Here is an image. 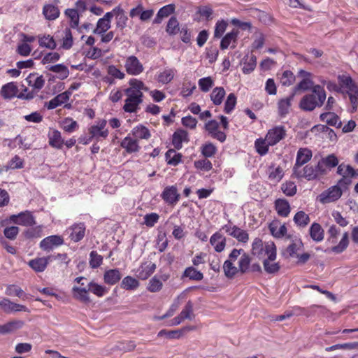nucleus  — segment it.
<instances>
[{
  "label": "nucleus",
  "instance_id": "20e7f679",
  "mask_svg": "<svg viewBox=\"0 0 358 358\" xmlns=\"http://www.w3.org/2000/svg\"><path fill=\"white\" fill-rule=\"evenodd\" d=\"M107 121L105 119H101L96 121L89 129V138L84 141V144H88L92 139L100 141L101 139H106L109 131L106 128Z\"/></svg>",
  "mask_w": 358,
  "mask_h": 358
},
{
  "label": "nucleus",
  "instance_id": "473e14b6",
  "mask_svg": "<svg viewBox=\"0 0 358 358\" xmlns=\"http://www.w3.org/2000/svg\"><path fill=\"white\" fill-rule=\"evenodd\" d=\"M175 11V6L173 4H168L161 8L157 12L153 24H160L163 19L169 17Z\"/></svg>",
  "mask_w": 358,
  "mask_h": 358
},
{
  "label": "nucleus",
  "instance_id": "774afa93",
  "mask_svg": "<svg viewBox=\"0 0 358 358\" xmlns=\"http://www.w3.org/2000/svg\"><path fill=\"white\" fill-rule=\"evenodd\" d=\"M302 247L303 243L301 240L294 241L287 247V252L290 257H295Z\"/></svg>",
  "mask_w": 358,
  "mask_h": 358
},
{
  "label": "nucleus",
  "instance_id": "4be33fe9",
  "mask_svg": "<svg viewBox=\"0 0 358 358\" xmlns=\"http://www.w3.org/2000/svg\"><path fill=\"white\" fill-rule=\"evenodd\" d=\"M69 98L70 92H64L45 103V106L48 109L52 110L64 103H66L69 101Z\"/></svg>",
  "mask_w": 358,
  "mask_h": 358
},
{
  "label": "nucleus",
  "instance_id": "c756f323",
  "mask_svg": "<svg viewBox=\"0 0 358 358\" xmlns=\"http://www.w3.org/2000/svg\"><path fill=\"white\" fill-rule=\"evenodd\" d=\"M130 134L138 141L142 139L148 140L151 136L150 130L143 124H138L134 127Z\"/></svg>",
  "mask_w": 358,
  "mask_h": 358
},
{
  "label": "nucleus",
  "instance_id": "8fccbe9b",
  "mask_svg": "<svg viewBox=\"0 0 358 358\" xmlns=\"http://www.w3.org/2000/svg\"><path fill=\"white\" fill-rule=\"evenodd\" d=\"M49 70L57 73V78L60 80L66 79L69 75V71L68 68L62 64L51 66L49 68Z\"/></svg>",
  "mask_w": 358,
  "mask_h": 358
},
{
  "label": "nucleus",
  "instance_id": "b1692460",
  "mask_svg": "<svg viewBox=\"0 0 358 358\" xmlns=\"http://www.w3.org/2000/svg\"><path fill=\"white\" fill-rule=\"evenodd\" d=\"M238 34V31L237 29H233L231 32L227 33L221 40L220 48L225 50L228 48H235Z\"/></svg>",
  "mask_w": 358,
  "mask_h": 358
},
{
  "label": "nucleus",
  "instance_id": "2f4dec72",
  "mask_svg": "<svg viewBox=\"0 0 358 358\" xmlns=\"http://www.w3.org/2000/svg\"><path fill=\"white\" fill-rule=\"evenodd\" d=\"M222 229L230 236L236 238L238 241L245 242L246 233L236 226L231 224H226Z\"/></svg>",
  "mask_w": 358,
  "mask_h": 358
},
{
  "label": "nucleus",
  "instance_id": "412c9836",
  "mask_svg": "<svg viewBox=\"0 0 358 358\" xmlns=\"http://www.w3.org/2000/svg\"><path fill=\"white\" fill-rule=\"evenodd\" d=\"M13 220L15 223L23 226H32L35 224L34 217L29 211L22 212L17 215H13Z\"/></svg>",
  "mask_w": 358,
  "mask_h": 358
},
{
  "label": "nucleus",
  "instance_id": "aec40b11",
  "mask_svg": "<svg viewBox=\"0 0 358 358\" xmlns=\"http://www.w3.org/2000/svg\"><path fill=\"white\" fill-rule=\"evenodd\" d=\"M52 258L49 256L35 258L30 260L28 265L36 272H43L45 270L49 262H51Z\"/></svg>",
  "mask_w": 358,
  "mask_h": 358
},
{
  "label": "nucleus",
  "instance_id": "f3484780",
  "mask_svg": "<svg viewBox=\"0 0 358 358\" xmlns=\"http://www.w3.org/2000/svg\"><path fill=\"white\" fill-rule=\"evenodd\" d=\"M338 164V158L333 154L321 159L317 163V169L320 173H324L327 169H330Z\"/></svg>",
  "mask_w": 358,
  "mask_h": 358
},
{
  "label": "nucleus",
  "instance_id": "bf43d9fd",
  "mask_svg": "<svg viewBox=\"0 0 358 358\" xmlns=\"http://www.w3.org/2000/svg\"><path fill=\"white\" fill-rule=\"evenodd\" d=\"M198 85L202 92H207L213 87L214 80L210 76L202 78L199 80Z\"/></svg>",
  "mask_w": 358,
  "mask_h": 358
},
{
  "label": "nucleus",
  "instance_id": "39448f33",
  "mask_svg": "<svg viewBox=\"0 0 358 358\" xmlns=\"http://www.w3.org/2000/svg\"><path fill=\"white\" fill-rule=\"evenodd\" d=\"M337 173L342 178L338 180V185L348 186L352 182V179L358 176L357 171L350 165L342 163L337 168Z\"/></svg>",
  "mask_w": 358,
  "mask_h": 358
},
{
  "label": "nucleus",
  "instance_id": "c9c22d12",
  "mask_svg": "<svg viewBox=\"0 0 358 358\" xmlns=\"http://www.w3.org/2000/svg\"><path fill=\"white\" fill-rule=\"evenodd\" d=\"M320 120L330 126L336 127H340L341 126V121L338 116L334 113H323L320 115Z\"/></svg>",
  "mask_w": 358,
  "mask_h": 358
},
{
  "label": "nucleus",
  "instance_id": "2eb2a0df",
  "mask_svg": "<svg viewBox=\"0 0 358 358\" xmlns=\"http://www.w3.org/2000/svg\"><path fill=\"white\" fill-rule=\"evenodd\" d=\"M0 307L6 313L19 311L30 312L25 306L14 303L6 298L0 299Z\"/></svg>",
  "mask_w": 358,
  "mask_h": 358
},
{
  "label": "nucleus",
  "instance_id": "6ab92c4d",
  "mask_svg": "<svg viewBox=\"0 0 358 358\" xmlns=\"http://www.w3.org/2000/svg\"><path fill=\"white\" fill-rule=\"evenodd\" d=\"M338 79L340 85L347 90L350 100L351 101V96L355 95L358 90L357 86L349 76L341 75L338 77Z\"/></svg>",
  "mask_w": 358,
  "mask_h": 358
},
{
  "label": "nucleus",
  "instance_id": "7ed1b4c3",
  "mask_svg": "<svg viewBox=\"0 0 358 358\" xmlns=\"http://www.w3.org/2000/svg\"><path fill=\"white\" fill-rule=\"evenodd\" d=\"M252 253L259 258L269 257L271 260L276 259V248L271 241L263 243L260 239L256 238L252 245Z\"/></svg>",
  "mask_w": 358,
  "mask_h": 358
},
{
  "label": "nucleus",
  "instance_id": "603ef678",
  "mask_svg": "<svg viewBox=\"0 0 358 358\" xmlns=\"http://www.w3.org/2000/svg\"><path fill=\"white\" fill-rule=\"evenodd\" d=\"M115 20V24L117 29L122 30L127 27L128 17L126 15L124 10L120 6L116 14Z\"/></svg>",
  "mask_w": 358,
  "mask_h": 358
},
{
  "label": "nucleus",
  "instance_id": "e433bc0d",
  "mask_svg": "<svg viewBox=\"0 0 358 358\" xmlns=\"http://www.w3.org/2000/svg\"><path fill=\"white\" fill-rule=\"evenodd\" d=\"M225 95L226 92L222 87H216L210 94V98L215 106H220L222 103Z\"/></svg>",
  "mask_w": 358,
  "mask_h": 358
},
{
  "label": "nucleus",
  "instance_id": "69168bd1",
  "mask_svg": "<svg viewBox=\"0 0 358 358\" xmlns=\"http://www.w3.org/2000/svg\"><path fill=\"white\" fill-rule=\"evenodd\" d=\"M348 243V235L347 233H345L343 235V237L339 243L337 245L331 248V251L336 254L341 253L347 248Z\"/></svg>",
  "mask_w": 358,
  "mask_h": 358
},
{
  "label": "nucleus",
  "instance_id": "f257e3e1",
  "mask_svg": "<svg viewBox=\"0 0 358 358\" xmlns=\"http://www.w3.org/2000/svg\"><path fill=\"white\" fill-rule=\"evenodd\" d=\"M129 85V87L124 90L127 99L123 109L125 112L134 113L143 101V91H148V88L143 81L136 78L130 79Z\"/></svg>",
  "mask_w": 358,
  "mask_h": 358
},
{
  "label": "nucleus",
  "instance_id": "e2e57ef3",
  "mask_svg": "<svg viewBox=\"0 0 358 358\" xmlns=\"http://www.w3.org/2000/svg\"><path fill=\"white\" fill-rule=\"evenodd\" d=\"M111 27V23L102 18L99 19L96 23V28L94 29L93 33L95 34H100L106 33Z\"/></svg>",
  "mask_w": 358,
  "mask_h": 358
},
{
  "label": "nucleus",
  "instance_id": "c85d7f7f",
  "mask_svg": "<svg viewBox=\"0 0 358 358\" xmlns=\"http://www.w3.org/2000/svg\"><path fill=\"white\" fill-rule=\"evenodd\" d=\"M275 209L278 215L287 217L291 211L289 203L285 199H278L275 201Z\"/></svg>",
  "mask_w": 358,
  "mask_h": 358
},
{
  "label": "nucleus",
  "instance_id": "a18cd8bd",
  "mask_svg": "<svg viewBox=\"0 0 358 358\" xmlns=\"http://www.w3.org/2000/svg\"><path fill=\"white\" fill-rule=\"evenodd\" d=\"M43 13L47 20H54L59 17V10L57 6L48 4L44 6Z\"/></svg>",
  "mask_w": 358,
  "mask_h": 358
},
{
  "label": "nucleus",
  "instance_id": "423d86ee",
  "mask_svg": "<svg viewBox=\"0 0 358 358\" xmlns=\"http://www.w3.org/2000/svg\"><path fill=\"white\" fill-rule=\"evenodd\" d=\"M319 173L320 171L317 169V166L314 168L312 166L306 165L300 166V168L293 167L292 176L297 179L305 178L311 180L316 178Z\"/></svg>",
  "mask_w": 358,
  "mask_h": 358
},
{
  "label": "nucleus",
  "instance_id": "6e6d98bb",
  "mask_svg": "<svg viewBox=\"0 0 358 358\" xmlns=\"http://www.w3.org/2000/svg\"><path fill=\"white\" fill-rule=\"evenodd\" d=\"M65 15L70 19V25L72 28H77L79 24V15L77 10L68 8L65 10Z\"/></svg>",
  "mask_w": 358,
  "mask_h": 358
},
{
  "label": "nucleus",
  "instance_id": "f8f14e48",
  "mask_svg": "<svg viewBox=\"0 0 358 358\" xmlns=\"http://www.w3.org/2000/svg\"><path fill=\"white\" fill-rule=\"evenodd\" d=\"M55 37L61 42L60 48L64 50H69L73 45V38L71 30L66 27L64 30L57 31Z\"/></svg>",
  "mask_w": 358,
  "mask_h": 358
},
{
  "label": "nucleus",
  "instance_id": "37998d69",
  "mask_svg": "<svg viewBox=\"0 0 358 358\" xmlns=\"http://www.w3.org/2000/svg\"><path fill=\"white\" fill-rule=\"evenodd\" d=\"M155 268L156 266L154 263L143 264L138 270V277L141 279L145 280L154 273Z\"/></svg>",
  "mask_w": 358,
  "mask_h": 358
},
{
  "label": "nucleus",
  "instance_id": "5701e85b",
  "mask_svg": "<svg viewBox=\"0 0 358 358\" xmlns=\"http://www.w3.org/2000/svg\"><path fill=\"white\" fill-rule=\"evenodd\" d=\"M48 137L49 145L52 148L61 149L64 144L60 131L57 129H50Z\"/></svg>",
  "mask_w": 358,
  "mask_h": 358
},
{
  "label": "nucleus",
  "instance_id": "bb28decb",
  "mask_svg": "<svg viewBox=\"0 0 358 358\" xmlns=\"http://www.w3.org/2000/svg\"><path fill=\"white\" fill-rule=\"evenodd\" d=\"M267 174L269 180L278 182L284 176V171L280 166L272 164L268 168Z\"/></svg>",
  "mask_w": 358,
  "mask_h": 358
},
{
  "label": "nucleus",
  "instance_id": "5fc2aeb1",
  "mask_svg": "<svg viewBox=\"0 0 358 358\" xmlns=\"http://www.w3.org/2000/svg\"><path fill=\"white\" fill-rule=\"evenodd\" d=\"M183 275L196 281H200L203 278V273L192 266L187 267L185 270Z\"/></svg>",
  "mask_w": 358,
  "mask_h": 358
},
{
  "label": "nucleus",
  "instance_id": "6e6552de",
  "mask_svg": "<svg viewBox=\"0 0 358 358\" xmlns=\"http://www.w3.org/2000/svg\"><path fill=\"white\" fill-rule=\"evenodd\" d=\"M124 66L126 72L134 76L140 75L144 71L143 65L134 55L129 56L125 59Z\"/></svg>",
  "mask_w": 358,
  "mask_h": 358
},
{
  "label": "nucleus",
  "instance_id": "09e8293b",
  "mask_svg": "<svg viewBox=\"0 0 358 358\" xmlns=\"http://www.w3.org/2000/svg\"><path fill=\"white\" fill-rule=\"evenodd\" d=\"M87 287L88 291L91 292L98 297L103 296L108 292V289L105 286L99 285L93 281L90 282Z\"/></svg>",
  "mask_w": 358,
  "mask_h": 358
},
{
  "label": "nucleus",
  "instance_id": "9d476101",
  "mask_svg": "<svg viewBox=\"0 0 358 358\" xmlns=\"http://www.w3.org/2000/svg\"><path fill=\"white\" fill-rule=\"evenodd\" d=\"M204 128L208 134L213 138L224 142L226 140L227 136L224 132L219 130V123L215 120H211L206 122Z\"/></svg>",
  "mask_w": 358,
  "mask_h": 358
},
{
  "label": "nucleus",
  "instance_id": "13d9d810",
  "mask_svg": "<svg viewBox=\"0 0 358 358\" xmlns=\"http://www.w3.org/2000/svg\"><path fill=\"white\" fill-rule=\"evenodd\" d=\"M236 104V96L234 93H230L224 102V112L230 114L235 108Z\"/></svg>",
  "mask_w": 358,
  "mask_h": 358
},
{
  "label": "nucleus",
  "instance_id": "f704fd0d",
  "mask_svg": "<svg viewBox=\"0 0 358 358\" xmlns=\"http://www.w3.org/2000/svg\"><path fill=\"white\" fill-rule=\"evenodd\" d=\"M210 243L216 252H220L225 248L226 239L220 233L216 232L210 237Z\"/></svg>",
  "mask_w": 358,
  "mask_h": 358
},
{
  "label": "nucleus",
  "instance_id": "72a5a7b5",
  "mask_svg": "<svg viewBox=\"0 0 358 358\" xmlns=\"http://www.w3.org/2000/svg\"><path fill=\"white\" fill-rule=\"evenodd\" d=\"M293 221L297 227L304 229L310 223V219L308 214L303 210H299L294 215Z\"/></svg>",
  "mask_w": 358,
  "mask_h": 358
},
{
  "label": "nucleus",
  "instance_id": "49530a36",
  "mask_svg": "<svg viewBox=\"0 0 358 358\" xmlns=\"http://www.w3.org/2000/svg\"><path fill=\"white\" fill-rule=\"evenodd\" d=\"M176 71L174 69H166L157 76V81L162 84L169 83L174 78Z\"/></svg>",
  "mask_w": 358,
  "mask_h": 358
},
{
  "label": "nucleus",
  "instance_id": "de8ad7c7",
  "mask_svg": "<svg viewBox=\"0 0 358 358\" xmlns=\"http://www.w3.org/2000/svg\"><path fill=\"white\" fill-rule=\"evenodd\" d=\"M27 80L29 86L38 91L42 89L45 84V80L42 76L30 75Z\"/></svg>",
  "mask_w": 358,
  "mask_h": 358
},
{
  "label": "nucleus",
  "instance_id": "338daca9",
  "mask_svg": "<svg viewBox=\"0 0 358 358\" xmlns=\"http://www.w3.org/2000/svg\"><path fill=\"white\" fill-rule=\"evenodd\" d=\"M162 282L157 276L152 278L148 283L147 289L150 292H157L162 288Z\"/></svg>",
  "mask_w": 358,
  "mask_h": 358
},
{
  "label": "nucleus",
  "instance_id": "9b49d317",
  "mask_svg": "<svg viewBox=\"0 0 358 358\" xmlns=\"http://www.w3.org/2000/svg\"><path fill=\"white\" fill-rule=\"evenodd\" d=\"M286 131L284 127L277 126L269 129L266 136L267 143L271 145H276L285 137Z\"/></svg>",
  "mask_w": 358,
  "mask_h": 358
},
{
  "label": "nucleus",
  "instance_id": "ea45409f",
  "mask_svg": "<svg viewBox=\"0 0 358 358\" xmlns=\"http://www.w3.org/2000/svg\"><path fill=\"white\" fill-rule=\"evenodd\" d=\"M18 90L13 82L8 83L1 87V94L4 99H12L17 96Z\"/></svg>",
  "mask_w": 358,
  "mask_h": 358
},
{
  "label": "nucleus",
  "instance_id": "a878e982",
  "mask_svg": "<svg viewBox=\"0 0 358 358\" xmlns=\"http://www.w3.org/2000/svg\"><path fill=\"white\" fill-rule=\"evenodd\" d=\"M189 141L188 133L184 129L176 130L172 137V144L176 149L180 150L182 147V143Z\"/></svg>",
  "mask_w": 358,
  "mask_h": 358
},
{
  "label": "nucleus",
  "instance_id": "ddd939ff",
  "mask_svg": "<svg viewBox=\"0 0 358 358\" xmlns=\"http://www.w3.org/2000/svg\"><path fill=\"white\" fill-rule=\"evenodd\" d=\"M161 196L169 205H175L180 199V195L178 193L176 186H168L163 190Z\"/></svg>",
  "mask_w": 358,
  "mask_h": 358
},
{
  "label": "nucleus",
  "instance_id": "79ce46f5",
  "mask_svg": "<svg viewBox=\"0 0 358 358\" xmlns=\"http://www.w3.org/2000/svg\"><path fill=\"white\" fill-rule=\"evenodd\" d=\"M38 44L42 48L49 50H55L57 47V43L53 36L50 35H39Z\"/></svg>",
  "mask_w": 358,
  "mask_h": 358
},
{
  "label": "nucleus",
  "instance_id": "a19ab883",
  "mask_svg": "<svg viewBox=\"0 0 358 358\" xmlns=\"http://www.w3.org/2000/svg\"><path fill=\"white\" fill-rule=\"evenodd\" d=\"M73 297L85 303H89L91 302L90 297L89 296V291L88 289H86L85 288L79 287L77 286H74L72 288Z\"/></svg>",
  "mask_w": 358,
  "mask_h": 358
},
{
  "label": "nucleus",
  "instance_id": "f03ea898",
  "mask_svg": "<svg viewBox=\"0 0 358 358\" xmlns=\"http://www.w3.org/2000/svg\"><path fill=\"white\" fill-rule=\"evenodd\" d=\"M312 94L304 96L300 102V107L304 110H313L316 106H321L325 99L326 93L323 87L315 85L313 87Z\"/></svg>",
  "mask_w": 358,
  "mask_h": 358
},
{
  "label": "nucleus",
  "instance_id": "c03bdc74",
  "mask_svg": "<svg viewBox=\"0 0 358 358\" xmlns=\"http://www.w3.org/2000/svg\"><path fill=\"white\" fill-rule=\"evenodd\" d=\"M165 158L168 164L177 166L181 162L182 155L173 149H169L165 154Z\"/></svg>",
  "mask_w": 358,
  "mask_h": 358
},
{
  "label": "nucleus",
  "instance_id": "58836bf2",
  "mask_svg": "<svg viewBox=\"0 0 358 358\" xmlns=\"http://www.w3.org/2000/svg\"><path fill=\"white\" fill-rule=\"evenodd\" d=\"M294 96V92L287 97L280 99L278 102V113L281 116H284L289 113L291 102Z\"/></svg>",
  "mask_w": 358,
  "mask_h": 358
},
{
  "label": "nucleus",
  "instance_id": "864d4df0",
  "mask_svg": "<svg viewBox=\"0 0 358 358\" xmlns=\"http://www.w3.org/2000/svg\"><path fill=\"white\" fill-rule=\"evenodd\" d=\"M139 286L138 281L131 277V276H126L123 278L121 282L122 288L126 290H134Z\"/></svg>",
  "mask_w": 358,
  "mask_h": 358
},
{
  "label": "nucleus",
  "instance_id": "dca6fc26",
  "mask_svg": "<svg viewBox=\"0 0 358 358\" xmlns=\"http://www.w3.org/2000/svg\"><path fill=\"white\" fill-rule=\"evenodd\" d=\"M67 232L71 241L78 242L85 236V225L83 222L74 224L67 229Z\"/></svg>",
  "mask_w": 358,
  "mask_h": 358
},
{
  "label": "nucleus",
  "instance_id": "4468645a",
  "mask_svg": "<svg viewBox=\"0 0 358 358\" xmlns=\"http://www.w3.org/2000/svg\"><path fill=\"white\" fill-rule=\"evenodd\" d=\"M63 243L64 240L62 236L52 235L43 238L40 243V248L44 251L49 252Z\"/></svg>",
  "mask_w": 358,
  "mask_h": 358
},
{
  "label": "nucleus",
  "instance_id": "cd10ccee",
  "mask_svg": "<svg viewBox=\"0 0 358 358\" xmlns=\"http://www.w3.org/2000/svg\"><path fill=\"white\" fill-rule=\"evenodd\" d=\"M312 151L308 148H300L296 154V162L294 167L300 168L312 158Z\"/></svg>",
  "mask_w": 358,
  "mask_h": 358
},
{
  "label": "nucleus",
  "instance_id": "a211bd4d",
  "mask_svg": "<svg viewBox=\"0 0 358 358\" xmlns=\"http://www.w3.org/2000/svg\"><path fill=\"white\" fill-rule=\"evenodd\" d=\"M269 231L271 235L276 238H283L287 232L285 224H282L278 220H273L268 225Z\"/></svg>",
  "mask_w": 358,
  "mask_h": 358
},
{
  "label": "nucleus",
  "instance_id": "052dcab7",
  "mask_svg": "<svg viewBox=\"0 0 358 358\" xmlns=\"http://www.w3.org/2000/svg\"><path fill=\"white\" fill-rule=\"evenodd\" d=\"M78 127L76 121L71 117L65 118L62 122V128L68 133H71L76 131Z\"/></svg>",
  "mask_w": 358,
  "mask_h": 358
},
{
  "label": "nucleus",
  "instance_id": "4c0bfd02",
  "mask_svg": "<svg viewBox=\"0 0 358 358\" xmlns=\"http://www.w3.org/2000/svg\"><path fill=\"white\" fill-rule=\"evenodd\" d=\"M309 234L310 238L315 242H321L324 239V230L321 225L317 222H313L310 229Z\"/></svg>",
  "mask_w": 358,
  "mask_h": 358
},
{
  "label": "nucleus",
  "instance_id": "3c124183",
  "mask_svg": "<svg viewBox=\"0 0 358 358\" xmlns=\"http://www.w3.org/2000/svg\"><path fill=\"white\" fill-rule=\"evenodd\" d=\"M6 294L10 296H17L19 298L25 300L27 299V295L24 293V292L18 286L15 285H10L6 287Z\"/></svg>",
  "mask_w": 358,
  "mask_h": 358
},
{
  "label": "nucleus",
  "instance_id": "0e129e2a",
  "mask_svg": "<svg viewBox=\"0 0 358 358\" xmlns=\"http://www.w3.org/2000/svg\"><path fill=\"white\" fill-rule=\"evenodd\" d=\"M282 192L288 196H294L296 193V185L294 182L286 181L281 185Z\"/></svg>",
  "mask_w": 358,
  "mask_h": 358
},
{
  "label": "nucleus",
  "instance_id": "0eeeda50",
  "mask_svg": "<svg viewBox=\"0 0 358 358\" xmlns=\"http://www.w3.org/2000/svg\"><path fill=\"white\" fill-rule=\"evenodd\" d=\"M341 187L344 186L338 185V182L336 185L330 187L319 195V201L322 203H327L338 200L342 195Z\"/></svg>",
  "mask_w": 358,
  "mask_h": 358
},
{
  "label": "nucleus",
  "instance_id": "4d7b16f0",
  "mask_svg": "<svg viewBox=\"0 0 358 358\" xmlns=\"http://www.w3.org/2000/svg\"><path fill=\"white\" fill-rule=\"evenodd\" d=\"M180 30L179 22L176 17H171L166 25V31L171 36L176 35Z\"/></svg>",
  "mask_w": 358,
  "mask_h": 358
},
{
  "label": "nucleus",
  "instance_id": "7c9ffc66",
  "mask_svg": "<svg viewBox=\"0 0 358 358\" xmlns=\"http://www.w3.org/2000/svg\"><path fill=\"white\" fill-rule=\"evenodd\" d=\"M122 278V274L119 269H109L105 271L103 274L104 282L107 285H113L116 284Z\"/></svg>",
  "mask_w": 358,
  "mask_h": 358
},
{
  "label": "nucleus",
  "instance_id": "680f3d73",
  "mask_svg": "<svg viewBox=\"0 0 358 358\" xmlns=\"http://www.w3.org/2000/svg\"><path fill=\"white\" fill-rule=\"evenodd\" d=\"M280 83L284 86L292 85L295 80V76L290 71H285L279 77Z\"/></svg>",
  "mask_w": 358,
  "mask_h": 358
},
{
  "label": "nucleus",
  "instance_id": "1a4fd4ad",
  "mask_svg": "<svg viewBox=\"0 0 358 358\" xmlns=\"http://www.w3.org/2000/svg\"><path fill=\"white\" fill-rule=\"evenodd\" d=\"M223 271L224 275L229 278H233L238 271L245 273L246 271L245 259L241 258L238 267L234 265L233 261L226 260L223 264Z\"/></svg>",
  "mask_w": 358,
  "mask_h": 358
},
{
  "label": "nucleus",
  "instance_id": "393cba45",
  "mask_svg": "<svg viewBox=\"0 0 358 358\" xmlns=\"http://www.w3.org/2000/svg\"><path fill=\"white\" fill-rule=\"evenodd\" d=\"M120 145L128 153L137 152L141 148L138 141L134 137H131L130 134L122 141Z\"/></svg>",
  "mask_w": 358,
  "mask_h": 358
}]
</instances>
